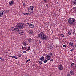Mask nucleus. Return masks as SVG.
I'll list each match as a JSON object with an SVG mask.
<instances>
[{
	"label": "nucleus",
	"mask_w": 76,
	"mask_h": 76,
	"mask_svg": "<svg viewBox=\"0 0 76 76\" xmlns=\"http://www.w3.org/2000/svg\"><path fill=\"white\" fill-rule=\"evenodd\" d=\"M38 37H39L42 40H47V37L45 35L44 33L43 32H41L38 35Z\"/></svg>",
	"instance_id": "nucleus-1"
},
{
	"label": "nucleus",
	"mask_w": 76,
	"mask_h": 76,
	"mask_svg": "<svg viewBox=\"0 0 76 76\" xmlns=\"http://www.w3.org/2000/svg\"><path fill=\"white\" fill-rule=\"evenodd\" d=\"M68 22L70 25H74L76 24L75 19L73 18H70L68 19Z\"/></svg>",
	"instance_id": "nucleus-2"
},
{
	"label": "nucleus",
	"mask_w": 76,
	"mask_h": 76,
	"mask_svg": "<svg viewBox=\"0 0 76 76\" xmlns=\"http://www.w3.org/2000/svg\"><path fill=\"white\" fill-rule=\"evenodd\" d=\"M35 11V7L33 6H30L28 8V12H29L30 13H32L34 12Z\"/></svg>",
	"instance_id": "nucleus-3"
},
{
	"label": "nucleus",
	"mask_w": 76,
	"mask_h": 76,
	"mask_svg": "<svg viewBox=\"0 0 76 76\" xmlns=\"http://www.w3.org/2000/svg\"><path fill=\"white\" fill-rule=\"evenodd\" d=\"M18 26H19L20 29H21V28H24L26 26V24L25 23H18Z\"/></svg>",
	"instance_id": "nucleus-4"
},
{
	"label": "nucleus",
	"mask_w": 76,
	"mask_h": 76,
	"mask_svg": "<svg viewBox=\"0 0 76 76\" xmlns=\"http://www.w3.org/2000/svg\"><path fill=\"white\" fill-rule=\"evenodd\" d=\"M5 11L4 10H1L0 11V17H3L4 15Z\"/></svg>",
	"instance_id": "nucleus-5"
},
{
	"label": "nucleus",
	"mask_w": 76,
	"mask_h": 76,
	"mask_svg": "<svg viewBox=\"0 0 76 76\" xmlns=\"http://www.w3.org/2000/svg\"><path fill=\"white\" fill-rule=\"evenodd\" d=\"M18 24H17V25L15 26V31L16 32H19V27L18 26Z\"/></svg>",
	"instance_id": "nucleus-6"
},
{
	"label": "nucleus",
	"mask_w": 76,
	"mask_h": 76,
	"mask_svg": "<svg viewBox=\"0 0 76 76\" xmlns=\"http://www.w3.org/2000/svg\"><path fill=\"white\" fill-rule=\"evenodd\" d=\"M58 69L59 70H63V66H62V65H59L58 66Z\"/></svg>",
	"instance_id": "nucleus-7"
},
{
	"label": "nucleus",
	"mask_w": 76,
	"mask_h": 76,
	"mask_svg": "<svg viewBox=\"0 0 76 76\" xmlns=\"http://www.w3.org/2000/svg\"><path fill=\"white\" fill-rule=\"evenodd\" d=\"M46 59L47 60H50L51 58V56H49V55H47L46 56Z\"/></svg>",
	"instance_id": "nucleus-8"
},
{
	"label": "nucleus",
	"mask_w": 76,
	"mask_h": 76,
	"mask_svg": "<svg viewBox=\"0 0 76 76\" xmlns=\"http://www.w3.org/2000/svg\"><path fill=\"white\" fill-rule=\"evenodd\" d=\"M32 38H28L27 39L28 42L29 43H31V42H32Z\"/></svg>",
	"instance_id": "nucleus-9"
},
{
	"label": "nucleus",
	"mask_w": 76,
	"mask_h": 76,
	"mask_svg": "<svg viewBox=\"0 0 76 76\" xmlns=\"http://www.w3.org/2000/svg\"><path fill=\"white\" fill-rule=\"evenodd\" d=\"M28 42L26 41H24L23 43V45H24V46H26V45H28Z\"/></svg>",
	"instance_id": "nucleus-10"
},
{
	"label": "nucleus",
	"mask_w": 76,
	"mask_h": 76,
	"mask_svg": "<svg viewBox=\"0 0 76 76\" xmlns=\"http://www.w3.org/2000/svg\"><path fill=\"white\" fill-rule=\"evenodd\" d=\"M29 34H33V30H30L28 31Z\"/></svg>",
	"instance_id": "nucleus-11"
},
{
	"label": "nucleus",
	"mask_w": 76,
	"mask_h": 76,
	"mask_svg": "<svg viewBox=\"0 0 76 76\" xmlns=\"http://www.w3.org/2000/svg\"><path fill=\"white\" fill-rule=\"evenodd\" d=\"M13 1H11L9 2V4L10 5V6H13Z\"/></svg>",
	"instance_id": "nucleus-12"
},
{
	"label": "nucleus",
	"mask_w": 76,
	"mask_h": 76,
	"mask_svg": "<svg viewBox=\"0 0 76 76\" xmlns=\"http://www.w3.org/2000/svg\"><path fill=\"white\" fill-rule=\"evenodd\" d=\"M69 45L70 47H72L73 45V42H70L69 44Z\"/></svg>",
	"instance_id": "nucleus-13"
},
{
	"label": "nucleus",
	"mask_w": 76,
	"mask_h": 76,
	"mask_svg": "<svg viewBox=\"0 0 76 76\" xmlns=\"http://www.w3.org/2000/svg\"><path fill=\"white\" fill-rule=\"evenodd\" d=\"M23 31H22V30H20L19 31V34H20V35H23Z\"/></svg>",
	"instance_id": "nucleus-14"
},
{
	"label": "nucleus",
	"mask_w": 76,
	"mask_h": 76,
	"mask_svg": "<svg viewBox=\"0 0 76 76\" xmlns=\"http://www.w3.org/2000/svg\"><path fill=\"white\" fill-rule=\"evenodd\" d=\"M73 4L74 6L76 5V0L73 1Z\"/></svg>",
	"instance_id": "nucleus-15"
},
{
	"label": "nucleus",
	"mask_w": 76,
	"mask_h": 76,
	"mask_svg": "<svg viewBox=\"0 0 76 76\" xmlns=\"http://www.w3.org/2000/svg\"><path fill=\"white\" fill-rule=\"evenodd\" d=\"M40 59L41 61H43V60H44V57L43 56H42L40 57Z\"/></svg>",
	"instance_id": "nucleus-16"
},
{
	"label": "nucleus",
	"mask_w": 76,
	"mask_h": 76,
	"mask_svg": "<svg viewBox=\"0 0 76 76\" xmlns=\"http://www.w3.org/2000/svg\"><path fill=\"white\" fill-rule=\"evenodd\" d=\"M70 73L71 75H74L73 72L72 70L70 71Z\"/></svg>",
	"instance_id": "nucleus-17"
},
{
	"label": "nucleus",
	"mask_w": 76,
	"mask_h": 76,
	"mask_svg": "<svg viewBox=\"0 0 76 76\" xmlns=\"http://www.w3.org/2000/svg\"><path fill=\"white\" fill-rule=\"evenodd\" d=\"M11 30L12 31H15V28H14L13 27H11Z\"/></svg>",
	"instance_id": "nucleus-18"
},
{
	"label": "nucleus",
	"mask_w": 76,
	"mask_h": 76,
	"mask_svg": "<svg viewBox=\"0 0 76 76\" xmlns=\"http://www.w3.org/2000/svg\"><path fill=\"white\" fill-rule=\"evenodd\" d=\"M74 65H75V63H72L71 64V67H72Z\"/></svg>",
	"instance_id": "nucleus-19"
},
{
	"label": "nucleus",
	"mask_w": 76,
	"mask_h": 76,
	"mask_svg": "<svg viewBox=\"0 0 76 76\" xmlns=\"http://www.w3.org/2000/svg\"><path fill=\"white\" fill-rule=\"evenodd\" d=\"M43 1H42V3H46V2H47V0H42Z\"/></svg>",
	"instance_id": "nucleus-20"
},
{
	"label": "nucleus",
	"mask_w": 76,
	"mask_h": 76,
	"mask_svg": "<svg viewBox=\"0 0 76 76\" xmlns=\"http://www.w3.org/2000/svg\"><path fill=\"white\" fill-rule=\"evenodd\" d=\"M32 24H31L30 25H29V27L30 28H33V27H31L32 26Z\"/></svg>",
	"instance_id": "nucleus-21"
},
{
	"label": "nucleus",
	"mask_w": 76,
	"mask_h": 76,
	"mask_svg": "<svg viewBox=\"0 0 76 76\" xmlns=\"http://www.w3.org/2000/svg\"><path fill=\"white\" fill-rule=\"evenodd\" d=\"M43 62L45 63H46L47 62V61L46 59H45V60L44 59V60H43Z\"/></svg>",
	"instance_id": "nucleus-22"
},
{
	"label": "nucleus",
	"mask_w": 76,
	"mask_h": 76,
	"mask_svg": "<svg viewBox=\"0 0 76 76\" xmlns=\"http://www.w3.org/2000/svg\"><path fill=\"white\" fill-rule=\"evenodd\" d=\"M76 47V45H74L73 46V48L74 49H75Z\"/></svg>",
	"instance_id": "nucleus-23"
},
{
	"label": "nucleus",
	"mask_w": 76,
	"mask_h": 76,
	"mask_svg": "<svg viewBox=\"0 0 76 76\" xmlns=\"http://www.w3.org/2000/svg\"><path fill=\"white\" fill-rule=\"evenodd\" d=\"M52 16H55V13H54V12H52Z\"/></svg>",
	"instance_id": "nucleus-24"
},
{
	"label": "nucleus",
	"mask_w": 76,
	"mask_h": 76,
	"mask_svg": "<svg viewBox=\"0 0 76 76\" xmlns=\"http://www.w3.org/2000/svg\"><path fill=\"white\" fill-rule=\"evenodd\" d=\"M68 34H69V35H71V32L70 31H68Z\"/></svg>",
	"instance_id": "nucleus-25"
},
{
	"label": "nucleus",
	"mask_w": 76,
	"mask_h": 76,
	"mask_svg": "<svg viewBox=\"0 0 76 76\" xmlns=\"http://www.w3.org/2000/svg\"><path fill=\"white\" fill-rule=\"evenodd\" d=\"M30 50V46L28 47V48L27 49V50L28 51H29Z\"/></svg>",
	"instance_id": "nucleus-26"
},
{
	"label": "nucleus",
	"mask_w": 76,
	"mask_h": 76,
	"mask_svg": "<svg viewBox=\"0 0 76 76\" xmlns=\"http://www.w3.org/2000/svg\"><path fill=\"white\" fill-rule=\"evenodd\" d=\"M13 58H15V59H18V57H17L16 56H14V57Z\"/></svg>",
	"instance_id": "nucleus-27"
},
{
	"label": "nucleus",
	"mask_w": 76,
	"mask_h": 76,
	"mask_svg": "<svg viewBox=\"0 0 76 76\" xmlns=\"http://www.w3.org/2000/svg\"><path fill=\"white\" fill-rule=\"evenodd\" d=\"M38 61L39 63H40V64H42V61H41L39 60Z\"/></svg>",
	"instance_id": "nucleus-28"
},
{
	"label": "nucleus",
	"mask_w": 76,
	"mask_h": 76,
	"mask_svg": "<svg viewBox=\"0 0 76 76\" xmlns=\"http://www.w3.org/2000/svg\"><path fill=\"white\" fill-rule=\"evenodd\" d=\"M63 47L65 48H67L68 47L66 45H63Z\"/></svg>",
	"instance_id": "nucleus-29"
},
{
	"label": "nucleus",
	"mask_w": 76,
	"mask_h": 76,
	"mask_svg": "<svg viewBox=\"0 0 76 76\" xmlns=\"http://www.w3.org/2000/svg\"><path fill=\"white\" fill-rule=\"evenodd\" d=\"M73 9L74 10H75V9H76V7H74L73 8Z\"/></svg>",
	"instance_id": "nucleus-30"
},
{
	"label": "nucleus",
	"mask_w": 76,
	"mask_h": 76,
	"mask_svg": "<svg viewBox=\"0 0 76 76\" xmlns=\"http://www.w3.org/2000/svg\"><path fill=\"white\" fill-rule=\"evenodd\" d=\"M31 59H29L28 60H27V61H26V63H28V61H30Z\"/></svg>",
	"instance_id": "nucleus-31"
},
{
	"label": "nucleus",
	"mask_w": 76,
	"mask_h": 76,
	"mask_svg": "<svg viewBox=\"0 0 76 76\" xmlns=\"http://www.w3.org/2000/svg\"><path fill=\"white\" fill-rule=\"evenodd\" d=\"M22 49H25V47H23V46H22Z\"/></svg>",
	"instance_id": "nucleus-32"
},
{
	"label": "nucleus",
	"mask_w": 76,
	"mask_h": 76,
	"mask_svg": "<svg viewBox=\"0 0 76 76\" xmlns=\"http://www.w3.org/2000/svg\"><path fill=\"white\" fill-rule=\"evenodd\" d=\"M49 56H52V53H51V52H50V54H49Z\"/></svg>",
	"instance_id": "nucleus-33"
},
{
	"label": "nucleus",
	"mask_w": 76,
	"mask_h": 76,
	"mask_svg": "<svg viewBox=\"0 0 76 76\" xmlns=\"http://www.w3.org/2000/svg\"><path fill=\"white\" fill-rule=\"evenodd\" d=\"M18 56L19 57H21V56H22L21 55V54H19Z\"/></svg>",
	"instance_id": "nucleus-34"
},
{
	"label": "nucleus",
	"mask_w": 76,
	"mask_h": 76,
	"mask_svg": "<svg viewBox=\"0 0 76 76\" xmlns=\"http://www.w3.org/2000/svg\"><path fill=\"white\" fill-rule=\"evenodd\" d=\"M10 57H12V58H13L14 57V56H10Z\"/></svg>",
	"instance_id": "nucleus-35"
},
{
	"label": "nucleus",
	"mask_w": 76,
	"mask_h": 76,
	"mask_svg": "<svg viewBox=\"0 0 76 76\" xmlns=\"http://www.w3.org/2000/svg\"><path fill=\"white\" fill-rule=\"evenodd\" d=\"M0 60H1V61H4V60L3 59V58L2 57L0 58Z\"/></svg>",
	"instance_id": "nucleus-36"
},
{
	"label": "nucleus",
	"mask_w": 76,
	"mask_h": 76,
	"mask_svg": "<svg viewBox=\"0 0 76 76\" xmlns=\"http://www.w3.org/2000/svg\"><path fill=\"white\" fill-rule=\"evenodd\" d=\"M61 37H64V35L63 34H61Z\"/></svg>",
	"instance_id": "nucleus-37"
},
{
	"label": "nucleus",
	"mask_w": 76,
	"mask_h": 76,
	"mask_svg": "<svg viewBox=\"0 0 76 76\" xmlns=\"http://www.w3.org/2000/svg\"><path fill=\"white\" fill-rule=\"evenodd\" d=\"M27 15H30V13H27Z\"/></svg>",
	"instance_id": "nucleus-38"
},
{
	"label": "nucleus",
	"mask_w": 76,
	"mask_h": 76,
	"mask_svg": "<svg viewBox=\"0 0 76 76\" xmlns=\"http://www.w3.org/2000/svg\"><path fill=\"white\" fill-rule=\"evenodd\" d=\"M23 14L25 15H27V13H24Z\"/></svg>",
	"instance_id": "nucleus-39"
},
{
	"label": "nucleus",
	"mask_w": 76,
	"mask_h": 76,
	"mask_svg": "<svg viewBox=\"0 0 76 76\" xmlns=\"http://www.w3.org/2000/svg\"><path fill=\"white\" fill-rule=\"evenodd\" d=\"M39 44H41V41L39 40Z\"/></svg>",
	"instance_id": "nucleus-40"
},
{
	"label": "nucleus",
	"mask_w": 76,
	"mask_h": 76,
	"mask_svg": "<svg viewBox=\"0 0 76 76\" xmlns=\"http://www.w3.org/2000/svg\"><path fill=\"white\" fill-rule=\"evenodd\" d=\"M56 47H59V46H58V45H56Z\"/></svg>",
	"instance_id": "nucleus-41"
},
{
	"label": "nucleus",
	"mask_w": 76,
	"mask_h": 76,
	"mask_svg": "<svg viewBox=\"0 0 76 76\" xmlns=\"http://www.w3.org/2000/svg\"><path fill=\"white\" fill-rule=\"evenodd\" d=\"M74 50V49H73V48H72L71 50V51H73Z\"/></svg>",
	"instance_id": "nucleus-42"
},
{
	"label": "nucleus",
	"mask_w": 76,
	"mask_h": 76,
	"mask_svg": "<svg viewBox=\"0 0 76 76\" xmlns=\"http://www.w3.org/2000/svg\"><path fill=\"white\" fill-rule=\"evenodd\" d=\"M23 6H25V3H24L23 4Z\"/></svg>",
	"instance_id": "nucleus-43"
},
{
	"label": "nucleus",
	"mask_w": 76,
	"mask_h": 76,
	"mask_svg": "<svg viewBox=\"0 0 76 76\" xmlns=\"http://www.w3.org/2000/svg\"><path fill=\"white\" fill-rule=\"evenodd\" d=\"M70 31V32H72V30L70 29V31Z\"/></svg>",
	"instance_id": "nucleus-44"
},
{
	"label": "nucleus",
	"mask_w": 76,
	"mask_h": 76,
	"mask_svg": "<svg viewBox=\"0 0 76 76\" xmlns=\"http://www.w3.org/2000/svg\"><path fill=\"white\" fill-rule=\"evenodd\" d=\"M67 76H70V74H69V73L68 74H67Z\"/></svg>",
	"instance_id": "nucleus-45"
},
{
	"label": "nucleus",
	"mask_w": 76,
	"mask_h": 76,
	"mask_svg": "<svg viewBox=\"0 0 76 76\" xmlns=\"http://www.w3.org/2000/svg\"><path fill=\"white\" fill-rule=\"evenodd\" d=\"M50 61H53V59H51L50 60Z\"/></svg>",
	"instance_id": "nucleus-46"
},
{
	"label": "nucleus",
	"mask_w": 76,
	"mask_h": 76,
	"mask_svg": "<svg viewBox=\"0 0 76 76\" xmlns=\"http://www.w3.org/2000/svg\"><path fill=\"white\" fill-rule=\"evenodd\" d=\"M23 53H24L25 54V53H26V51H23Z\"/></svg>",
	"instance_id": "nucleus-47"
},
{
	"label": "nucleus",
	"mask_w": 76,
	"mask_h": 76,
	"mask_svg": "<svg viewBox=\"0 0 76 76\" xmlns=\"http://www.w3.org/2000/svg\"><path fill=\"white\" fill-rule=\"evenodd\" d=\"M74 12L75 13H76V10H74Z\"/></svg>",
	"instance_id": "nucleus-48"
},
{
	"label": "nucleus",
	"mask_w": 76,
	"mask_h": 76,
	"mask_svg": "<svg viewBox=\"0 0 76 76\" xmlns=\"http://www.w3.org/2000/svg\"><path fill=\"white\" fill-rule=\"evenodd\" d=\"M27 25H29V23H28V22L27 23Z\"/></svg>",
	"instance_id": "nucleus-49"
},
{
	"label": "nucleus",
	"mask_w": 76,
	"mask_h": 76,
	"mask_svg": "<svg viewBox=\"0 0 76 76\" xmlns=\"http://www.w3.org/2000/svg\"><path fill=\"white\" fill-rule=\"evenodd\" d=\"M7 13H9V11H7Z\"/></svg>",
	"instance_id": "nucleus-50"
},
{
	"label": "nucleus",
	"mask_w": 76,
	"mask_h": 76,
	"mask_svg": "<svg viewBox=\"0 0 76 76\" xmlns=\"http://www.w3.org/2000/svg\"><path fill=\"white\" fill-rule=\"evenodd\" d=\"M33 66H35V65L34 64H33Z\"/></svg>",
	"instance_id": "nucleus-51"
},
{
	"label": "nucleus",
	"mask_w": 76,
	"mask_h": 76,
	"mask_svg": "<svg viewBox=\"0 0 76 76\" xmlns=\"http://www.w3.org/2000/svg\"><path fill=\"white\" fill-rule=\"evenodd\" d=\"M46 6L47 7H48V5H46Z\"/></svg>",
	"instance_id": "nucleus-52"
},
{
	"label": "nucleus",
	"mask_w": 76,
	"mask_h": 76,
	"mask_svg": "<svg viewBox=\"0 0 76 76\" xmlns=\"http://www.w3.org/2000/svg\"><path fill=\"white\" fill-rule=\"evenodd\" d=\"M25 49H26V47H25Z\"/></svg>",
	"instance_id": "nucleus-53"
},
{
	"label": "nucleus",
	"mask_w": 76,
	"mask_h": 76,
	"mask_svg": "<svg viewBox=\"0 0 76 76\" xmlns=\"http://www.w3.org/2000/svg\"><path fill=\"white\" fill-rule=\"evenodd\" d=\"M75 69H76V66L75 67Z\"/></svg>",
	"instance_id": "nucleus-54"
},
{
	"label": "nucleus",
	"mask_w": 76,
	"mask_h": 76,
	"mask_svg": "<svg viewBox=\"0 0 76 76\" xmlns=\"http://www.w3.org/2000/svg\"><path fill=\"white\" fill-rule=\"evenodd\" d=\"M73 33H75V32H73Z\"/></svg>",
	"instance_id": "nucleus-55"
},
{
	"label": "nucleus",
	"mask_w": 76,
	"mask_h": 76,
	"mask_svg": "<svg viewBox=\"0 0 76 76\" xmlns=\"http://www.w3.org/2000/svg\"><path fill=\"white\" fill-rule=\"evenodd\" d=\"M52 44H53V43H52Z\"/></svg>",
	"instance_id": "nucleus-56"
}]
</instances>
